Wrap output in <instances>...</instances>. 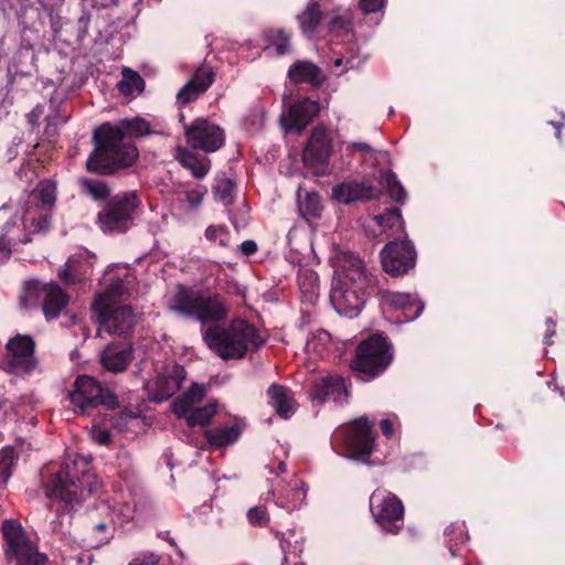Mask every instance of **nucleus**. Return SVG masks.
<instances>
[{"label": "nucleus", "instance_id": "obj_16", "mask_svg": "<svg viewBox=\"0 0 565 565\" xmlns=\"http://www.w3.org/2000/svg\"><path fill=\"white\" fill-rule=\"evenodd\" d=\"M416 253L413 244L407 241L387 243L381 250L383 269L391 276H403L415 266Z\"/></svg>", "mask_w": 565, "mask_h": 565}, {"label": "nucleus", "instance_id": "obj_42", "mask_svg": "<svg viewBox=\"0 0 565 565\" xmlns=\"http://www.w3.org/2000/svg\"><path fill=\"white\" fill-rule=\"evenodd\" d=\"M299 209L308 216H320L322 210L320 195L315 192L307 193L306 198L299 202Z\"/></svg>", "mask_w": 565, "mask_h": 565}, {"label": "nucleus", "instance_id": "obj_11", "mask_svg": "<svg viewBox=\"0 0 565 565\" xmlns=\"http://www.w3.org/2000/svg\"><path fill=\"white\" fill-rule=\"evenodd\" d=\"M370 511L385 533L396 534L403 526L404 507L393 493L377 489L370 497Z\"/></svg>", "mask_w": 565, "mask_h": 565}, {"label": "nucleus", "instance_id": "obj_48", "mask_svg": "<svg viewBox=\"0 0 565 565\" xmlns=\"http://www.w3.org/2000/svg\"><path fill=\"white\" fill-rule=\"evenodd\" d=\"M266 116L262 108H258L246 119V125L257 130L263 127Z\"/></svg>", "mask_w": 565, "mask_h": 565}, {"label": "nucleus", "instance_id": "obj_34", "mask_svg": "<svg viewBox=\"0 0 565 565\" xmlns=\"http://www.w3.org/2000/svg\"><path fill=\"white\" fill-rule=\"evenodd\" d=\"M118 90L122 95H134L139 94L143 90L145 81L142 77L135 71L130 68L122 70V77L117 84Z\"/></svg>", "mask_w": 565, "mask_h": 565}, {"label": "nucleus", "instance_id": "obj_51", "mask_svg": "<svg viewBox=\"0 0 565 565\" xmlns=\"http://www.w3.org/2000/svg\"><path fill=\"white\" fill-rule=\"evenodd\" d=\"M43 110H44V109H43V106H41V105H36V106H35V107H34V108H33V109L28 114V116H26V117H28V121L30 122V125H31L32 127H34V126L38 124V121H39L40 117L43 115Z\"/></svg>", "mask_w": 565, "mask_h": 565}, {"label": "nucleus", "instance_id": "obj_33", "mask_svg": "<svg viewBox=\"0 0 565 565\" xmlns=\"http://www.w3.org/2000/svg\"><path fill=\"white\" fill-rule=\"evenodd\" d=\"M204 435L212 447L222 448L237 441L241 436V429L237 426L218 427L205 430Z\"/></svg>", "mask_w": 565, "mask_h": 565}, {"label": "nucleus", "instance_id": "obj_4", "mask_svg": "<svg viewBox=\"0 0 565 565\" xmlns=\"http://www.w3.org/2000/svg\"><path fill=\"white\" fill-rule=\"evenodd\" d=\"M55 200V183L50 180L41 181L28 195L19 223L18 221L9 223L2 237L14 247L18 244L29 243L32 234L47 231Z\"/></svg>", "mask_w": 565, "mask_h": 565}, {"label": "nucleus", "instance_id": "obj_7", "mask_svg": "<svg viewBox=\"0 0 565 565\" xmlns=\"http://www.w3.org/2000/svg\"><path fill=\"white\" fill-rule=\"evenodd\" d=\"M124 289V282L116 280L95 299L93 310L99 324L97 337H103L104 332L117 335L127 334L135 326L136 316L131 307L116 306V299L121 296Z\"/></svg>", "mask_w": 565, "mask_h": 565}, {"label": "nucleus", "instance_id": "obj_58", "mask_svg": "<svg viewBox=\"0 0 565 565\" xmlns=\"http://www.w3.org/2000/svg\"><path fill=\"white\" fill-rule=\"evenodd\" d=\"M351 148L360 152H372V147L365 142H352Z\"/></svg>", "mask_w": 565, "mask_h": 565}, {"label": "nucleus", "instance_id": "obj_24", "mask_svg": "<svg viewBox=\"0 0 565 565\" xmlns=\"http://www.w3.org/2000/svg\"><path fill=\"white\" fill-rule=\"evenodd\" d=\"M215 74L209 66L199 67L192 78L179 90L177 103L184 106L199 98L214 82Z\"/></svg>", "mask_w": 565, "mask_h": 565}, {"label": "nucleus", "instance_id": "obj_49", "mask_svg": "<svg viewBox=\"0 0 565 565\" xmlns=\"http://www.w3.org/2000/svg\"><path fill=\"white\" fill-rule=\"evenodd\" d=\"M386 0H360V8L364 13H372L381 10Z\"/></svg>", "mask_w": 565, "mask_h": 565}, {"label": "nucleus", "instance_id": "obj_37", "mask_svg": "<svg viewBox=\"0 0 565 565\" xmlns=\"http://www.w3.org/2000/svg\"><path fill=\"white\" fill-rule=\"evenodd\" d=\"M216 414V403L211 402L203 407L193 408L185 418L188 426L194 427L196 425L205 426L210 424L213 416Z\"/></svg>", "mask_w": 565, "mask_h": 565}, {"label": "nucleus", "instance_id": "obj_15", "mask_svg": "<svg viewBox=\"0 0 565 565\" xmlns=\"http://www.w3.org/2000/svg\"><path fill=\"white\" fill-rule=\"evenodd\" d=\"M184 136L190 147L204 152H215L225 141L224 130L204 118L195 119L189 126H185Z\"/></svg>", "mask_w": 565, "mask_h": 565}, {"label": "nucleus", "instance_id": "obj_61", "mask_svg": "<svg viewBox=\"0 0 565 565\" xmlns=\"http://www.w3.org/2000/svg\"><path fill=\"white\" fill-rule=\"evenodd\" d=\"M342 63H343V58L342 57H338L333 62L334 66H340V65H342Z\"/></svg>", "mask_w": 565, "mask_h": 565}, {"label": "nucleus", "instance_id": "obj_19", "mask_svg": "<svg viewBox=\"0 0 565 565\" xmlns=\"http://www.w3.org/2000/svg\"><path fill=\"white\" fill-rule=\"evenodd\" d=\"M308 488L306 483L294 476L287 483H281L271 491L276 497V504L289 512L300 509L306 504Z\"/></svg>", "mask_w": 565, "mask_h": 565}, {"label": "nucleus", "instance_id": "obj_2", "mask_svg": "<svg viewBox=\"0 0 565 565\" xmlns=\"http://www.w3.org/2000/svg\"><path fill=\"white\" fill-rule=\"evenodd\" d=\"M376 289V279L367 273L363 262L353 253L337 257V267L330 290V302L344 317L355 318L361 312L365 297Z\"/></svg>", "mask_w": 565, "mask_h": 565}, {"label": "nucleus", "instance_id": "obj_44", "mask_svg": "<svg viewBox=\"0 0 565 565\" xmlns=\"http://www.w3.org/2000/svg\"><path fill=\"white\" fill-rule=\"evenodd\" d=\"M376 223L384 228H391L396 224H402V214L401 211L396 207L388 210L384 214H380L375 216Z\"/></svg>", "mask_w": 565, "mask_h": 565}, {"label": "nucleus", "instance_id": "obj_62", "mask_svg": "<svg viewBox=\"0 0 565 565\" xmlns=\"http://www.w3.org/2000/svg\"><path fill=\"white\" fill-rule=\"evenodd\" d=\"M345 64H347V65H350V67H353V60H352V58H348V60L345 61Z\"/></svg>", "mask_w": 565, "mask_h": 565}, {"label": "nucleus", "instance_id": "obj_20", "mask_svg": "<svg viewBox=\"0 0 565 565\" xmlns=\"http://www.w3.org/2000/svg\"><path fill=\"white\" fill-rule=\"evenodd\" d=\"M381 300L388 308L402 311L403 318L397 317L399 322L413 321L424 310V303L411 294L384 290L381 291Z\"/></svg>", "mask_w": 565, "mask_h": 565}, {"label": "nucleus", "instance_id": "obj_35", "mask_svg": "<svg viewBox=\"0 0 565 565\" xmlns=\"http://www.w3.org/2000/svg\"><path fill=\"white\" fill-rule=\"evenodd\" d=\"M206 193V188L201 185L181 192L178 196L180 209L183 211L198 210Z\"/></svg>", "mask_w": 565, "mask_h": 565}, {"label": "nucleus", "instance_id": "obj_60", "mask_svg": "<svg viewBox=\"0 0 565 565\" xmlns=\"http://www.w3.org/2000/svg\"><path fill=\"white\" fill-rule=\"evenodd\" d=\"M278 470L280 471V473H286L287 472V466L284 461H280L278 463Z\"/></svg>", "mask_w": 565, "mask_h": 565}, {"label": "nucleus", "instance_id": "obj_29", "mask_svg": "<svg viewBox=\"0 0 565 565\" xmlns=\"http://www.w3.org/2000/svg\"><path fill=\"white\" fill-rule=\"evenodd\" d=\"M177 160L182 167L189 169L195 178H203L207 174L211 168V161L209 158L198 156L184 148L177 149Z\"/></svg>", "mask_w": 565, "mask_h": 565}, {"label": "nucleus", "instance_id": "obj_45", "mask_svg": "<svg viewBox=\"0 0 565 565\" xmlns=\"http://www.w3.org/2000/svg\"><path fill=\"white\" fill-rule=\"evenodd\" d=\"M205 237L211 242L218 243L221 246H226L228 241V234L222 226L210 225L205 230Z\"/></svg>", "mask_w": 565, "mask_h": 565}, {"label": "nucleus", "instance_id": "obj_1", "mask_svg": "<svg viewBox=\"0 0 565 565\" xmlns=\"http://www.w3.org/2000/svg\"><path fill=\"white\" fill-rule=\"evenodd\" d=\"M148 131V122L139 117L124 119L115 125H102L94 131L95 148L87 159V170L107 175L120 168L132 166L138 151L128 140L141 137Z\"/></svg>", "mask_w": 565, "mask_h": 565}, {"label": "nucleus", "instance_id": "obj_6", "mask_svg": "<svg viewBox=\"0 0 565 565\" xmlns=\"http://www.w3.org/2000/svg\"><path fill=\"white\" fill-rule=\"evenodd\" d=\"M167 307L170 311L192 317L203 323L217 322L225 319L227 306L218 295L205 296L178 285L175 291L168 296Z\"/></svg>", "mask_w": 565, "mask_h": 565}, {"label": "nucleus", "instance_id": "obj_64", "mask_svg": "<svg viewBox=\"0 0 565 565\" xmlns=\"http://www.w3.org/2000/svg\"><path fill=\"white\" fill-rule=\"evenodd\" d=\"M295 565H303L302 563H296Z\"/></svg>", "mask_w": 565, "mask_h": 565}, {"label": "nucleus", "instance_id": "obj_3", "mask_svg": "<svg viewBox=\"0 0 565 565\" xmlns=\"http://www.w3.org/2000/svg\"><path fill=\"white\" fill-rule=\"evenodd\" d=\"M88 466L85 457L67 455L60 469L44 481L45 497L63 502L65 509L81 504L98 486L97 477Z\"/></svg>", "mask_w": 565, "mask_h": 565}, {"label": "nucleus", "instance_id": "obj_59", "mask_svg": "<svg viewBox=\"0 0 565 565\" xmlns=\"http://www.w3.org/2000/svg\"><path fill=\"white\" fill-rule=\"evenodd\" d=\"M551 124L555 127V129H556V134L555 135L559 139L561 138V126L563 124H561V122H553V121Z\"/></svg>", "mask_w": 565, "mask_h": 565}, {"label": "nucleus", "instance_id": "obj_50", "mask_svg": "<svg viewBox=\"0 0 565 565\" xmlns=\"http://www.w3.org/2000/svg\"><path fill=\"white\" fill-rule=\"evenodd\" d=\"M330 339V334L327 331H320L317 335L312 337L307 341V349L320 352V350L316 345V340L327 341Z\"/></svg>", "mask_w": 565, "mask_h": 565}, {"label": "nucleus", "instance_id": "obj_41", "mask_svg": "<svg viewBox=\"0 0 565 565\" xmlns=\"http://www.w3.org/2000/svg\"><path fill=\"white\" fill-rule=\"evenodd\" d=\"M82 186L86 193L94 200H103L109 195V188L107 184L99 180L83 179L81 181Z\"/></svg>", "mask_w": 565, "mask_h": 565}, {"label": "nucleus", "instance_id": "obj_26", "mask_svg": "<svg viewBox=\"0 0 565 565\" xmlns=\"http://www.w3.org/2000/svg\"><path fill=\"white\" fill-rule=\"evenodd\" d=\"M132 360V348L126 344H109L100 354L103 366L114 373L122 372Z\"/></svg>", "mask_w": 565, "mask_h": 565}, {"label": "nucleus", "instance_id": "obj_14", "mask_svg": "<svg viewBox=\"0 0 565 565\" xmlns=\"http://www.w3.org/2000/svg\"><path fill=\"white\" fill-rule=\"evenodd\" d=\"M39 296L43 298L42 309L46 319L57 318L68 302V297L57 284L50 282L40 286L38 281L25 284L21 302L25 307H30L35 303Z\"/></svg>", "mask_w": 565, "mask_h": 565}, {"label": "nucleus", "instance_id": "obj_40", "mask_svg": "<svg viewBox=\"0 0 565 565\" xmlns=\"http://www.w3.org/2000/svg\"><path fill=\"white\" fill-rule=\"evenodd\" d=\"M15 461L17 454L12 447L8 446L0 450V478L2 484L8 483Z\"/></svg>", "mask_w": 565, "mask_h": 565}, {"label": "nucleus", "instance_id": "obj_47", "mask_svg": "<svg viewBox=\"0 0 565 565\" xmlns=\"http://www.w3.org/2000/svg\"><path fill=\"white\" fill-rule=\"evenodd\" d=\"M248 521L254 525H263L268 521L267 510L264 507H254L247 512Z\"/></svg>", "mask_w": 565, "mask_h": 565}, {"label": "nucleus", "instance_id": "obj_57", "mask_svg": "<svg viewBox=\"0 0 565 565\" xmlns=\"http://www.w3.org/2000/svg\"><path fill=\"white\" fill-rule=\"evenodd\" d=\"M160 562V556L154 553H148L142 556V565H157Z\"/></svg>", "mask_w": 565, "mask_h": 565}, {"label": "nucleus", "instance_id": "obj_27", "mask_svg": "<svg viewBox=\"0 0 565 565\" xmlns=\"http://www.w3.org/2000/svg\"><path fill=\"white\" fill-rule=\"evenodd\" d=\"M206 393L204 385L193 383L191 387L172 403V412L182 418L195 408Z\"/></svg>", "mask_w": 565, "mask_h": 565}, {"label": "nucleus", "instance_id": "obj_21", "mask_svg": "<svg viewBox=\"0 0 565 565\" xmlns=\"http://www.w3.org/2000/svg\"><path fill=\"white\" fill-rule=\"evenodd\" d=\"M331 196L341 204L369 201L376 196V189L366 181L347 180L332 188Z\"/></svg>", "mask_w": 565, "mask_h": 565}, {"label": "nucleus", "instance_id": "obj_39", "mask_svg": "<svg viewBox=\"0 0 565 565\" xmlns=\"http://www.w3.org/2000/svg\"><path fill=\"white\" fill-rule=\"evenodd\" d=\"M381 182L386 186L392 200L401 204L405 203L407 198L406 191L394 172H385Z\"/></svg>", "mask_w": 565, "mask_h": 565}, {"label": "nucleus", "instance_id": "obj_17", "mask_svg": "<svg viewBox=\"0 0 565 565\" xmlns=\"http://www.w3.org/2000/svg\"><path fill=\"white\" fill-rule=\"evenodd\" d=\"M186 376L185 370L179 364L166 365L156 379L146 384L149 398L161 403L173 396Z\"/></svg>", "mask_w": 565, "mask_h": 565}, {"label": "nucleus", "instance_id": "obj_30", "mask_svg": "<svg viewBox=\"0 0 565 565\" xmlns=\"http://www.w3.org/2000/svg\"><path fill=\"white\" fill-rule=\"evenodd\" d=\"M288 77L294 83L318 85L321 82L320 70L311 62L298 61L288 70Z\"/></svg>", "mask_w": 565, "mask_h": 565}, {"label": "nucleus", "instance_id": "obj_54", "mask_svg": "<svg viewBox=\"0 0 565 565\" xmlns=\"http://www.w3.org/2000/svg\"><path fill=\"white\" fill-rule=\"evenodd\" d=\"M239 250L244 255L249 256V255H253L257 250V245L254 241H244L239 245Z\"/></svg>", "mask_w": 565, "mask_h": 565}, {"label": "nucleus", "instance_id": "obj_9", "mask_svg": "<svg viewBox=\"0 0 565 565\" xmlns=\"http://www.w3.org/2000/svg\"><path fill=\"white\" fill-rule=\"evenodd\" d=\"M70 402L76 412H86L103 405L114 409L119 406L117 396L104 388L98 381L88 375L77 376L68 392Z\"/></svg>", "mask_w": 565, "mask_h": 565}, {"label": "nucleus", "instance_id": "obj_5", "mask_svg": "<svg viewBox=\"0 0 565 565\" xmlns=\"http://www.w3.org/2000/svg\"><path fill=\"white\" fill-rule=\"evenodd\" d=\"M203 340L223 360L242 359L250 348L262 344L256 329L241 319L233 320L227 327L207 328Z\"/></svg>", "mask_w": 565, "mask_h": 565}, {"label": "nucleus", "instance_id": "obj_56", "mask_svg": "<svg viewBox=\"0 0 565 565\" xmlns=\"http://www.w3.org/2000/svg\"><path fill=\"white\" fill-rule=\"evenodd\" d=\"M71 270H72V265H71V260H68L66 264H65V268L64 269H61L58 271V276L61 279L63 280H66V281H73L74 278L71 274Z\"/></svg>", "mask_w": 565, "mask_h": 565}, {"label": "nucleus", "instance_id": "obj_8", "mask_svg": "<svg viewBox=\"0 0 565 565\" xmlns=\"http://www.w3.org/2000/svg\"><path fill=\"white\" fill-rule=\"evenodd\" d=\"M392 360V348L386 339L380 334H373L359 344L353 369L369 380L387 369Z\"/></svg>", "mask_w": 565, "mask_h": 565}, {"label": "nucleus", "instance_id": "obj_18", "mask_svg": "<svg viewBox=\"0 0 565 565\" xmlns=\"http://www.w3.org/2000/svg\"><path fill=\"white\" fill-rule=\"evenodd\" d=\"M97 510L100 511V514H105L106 518L93 525L95 540L90 543V546H99L107 543L113 537L115 518H117L120 523L128 522L134 518V509L128 504L119 510H115L107 503H100Z\"/></svg>", "mask_w": 565, "mask_h": 565}, {"label": "nucleus", "instance_id": "obj_63", "mask_svg": "<svg viewBox=\"0 0 565 565\" xmlns=\"http://www.w3.org/2000/svg\"><path fill=\"white\" fill-rule=\"evenodd\" d=\"M308 277H309L310 279H312V280H316V279H317V277H315V275H313L312 273H309V274H308Z\"/></svg>", "mask_w": 565, "mask_h": 565}, {"label": "nucleus", "instance_id": "obj_46", "mask_svg": "<svg viewBox=\"0 0 565 565\" xmlns=\"http://www.w3.org/2000/svg\"><path fill=\"white\" fill-rule=\"evenodd\" d=\"M92 439L102 446H107L111 441V436L108 429L94 425L90 429Z\"/></svg>", "mask_w": 565, "mask_h": 565}, {"label": "nucleus", "instance_id": "obj_53", "mask_svg": "<svg viewBox=\"0 0 565 565\" xmlns=\"http://www.w3.org/2000/svg\"><path fill=\"white\" fill-rule=\"evenodd\" d=\"M11 247L12 246L8 244L3 237L0 238V263L9 259L11 255Z\"/></svg>", "mask_w": 565, "mask_h": 565}, {"label": "nucleus", "instance_id": "obj_12", "mask_svg": "<svg viewBox=\"0 0 565 565\" xmlns=\"http://www.w3.org/2000/svg\"><path fill=\"white\" fill-rule=\"evenodd\" d=\"M333 437L344 444L353 459L362 462L367 461L374 449V434L365 417L341 427L334 433Z\"/></svg>", "mask_w": 565, "mask_h": 565}, {"label": "nucleus", "instance_id": "obj_28", "mask_svg": "<svg viewBox=\"0 0 565 565\" xmlns=\"http://www.w3.org/2000/svg\"><path fill=\"white\" fill-rule=\"evenodd\" d=\"M353 15L351 10L338 8L328 14V30L333 36H349L352 32Z\"/></svg>", "mask_w": 565, "mask_h": 565}, {"label": "nucleus", "instance_id": "obj_32", "mask_svg": "<svg viewBox=\"0 0 565 565\" xmlns=\"http://www.w3.org/2000/svg\"><path fill=\"white\" fill-rule=\"evenodd\" d=\"M321 0H310L306 10L300 13L297 19L299 21L302 33L311 38L321 21Z\"/></svg>", "mask_w": 565, "mask_h": 565}, {"label": "nucleus", "instance_id": "obj_10", "mask_svg": "<svg viewBox=\"0 0 565 565\" xmlns=\"http://www.w3.org/2000/svg\"><path fill=\"white\" fill-rule=\"evenodd\" d=\"M139 206L135 192L110 199L98 213V224L104 233H122L128 228L132 214Z\"/></svg>", "mask_w": 565, "mask_h": 565}, {"label": "nucleus", "instance_id": "obj_52", "mask_svg": "<svg viewBox=\"0 0 565 565\" xmlns=\"http://www.w3.org/2000/svg\"><path fill=\"white\" fill-rule=\"evenodd\" d=\"M546 334L544 337V344L551 345L552 341L550 340L555 334V321L552 318H547L546 321Z\"/></svg>", "mask_w": 565, "mask_h": 565}, {"label": "nucleus", "instance_id": "obj_36", "mask_svg": "<svg viewBox=\"0 0 565 565\" xmlns=\"http://www.w3.org/2000/svg\"><path fill=\"white\" fill-rule=\"evenodd\" d=\"M7 350L17 360L28 359L34 352V342L28 335H17L9 340Z\"/></svg>", "mask_w": 565, "mask_h": 565}, {"label": "nucleus", "instance_id": "obj_31", "mask_svg": "<svg viewBox=\"0 0 565 565\" xmlns=\"http://www.w3.org/2000/svg\"><path fill=\"white\" fill-rule=\"evenodd\" d=\"M270 405L282 418H289L294 413V403L290 391L280 385H271L268 388Z\"/></svg>", "mask_w": 565, "mask_h": 565}, {"label": "nucleus", "instance_id": "obj_25", "mask_svg": "<svg viewBox=\"0 0 565 565\" xmlns=\"http://www.w3.org/2000/svg\"><path fill=\"white\" fill-rule=\"evenodd\" d=\"M331 139L323 127H317L303 150V160L310 164L324 162L331 152Z\"/></svg>", "mask_w": 565, "mask_h": 565}, {"label": "nucleus", "instance_id": "obj_43", "mask_svg": "<svg viewBox=\"0 0 565 565\" xmlns=\"http://www.w3.org/2000/svg\"><path fill=\"white\" fill-rule=\"evenodd\" d=\"M214 193L215 196L223 202V204L228 205L233 201L234 183L230 179H221L214 186Z\"/></svg>", "mask_w": 565, "mask_h": 565}, {"label": "nucleus", "instance_id": "obj_13", "mask_svg": "<svg viewBox=\"0 0 565 565\" xmlns=\"http://www.w3.org/2000/svg\"><path fill=\"white\" fill-rule=\"evenodd\" d=\"M8 548V559L15 558L18 565H44L46 557L26 539L21 525L13 520H6L2 525Z\"/></svg>", "mask_w": 565, "mask_h": 565}, {"label": "nucleus", "instance_id": "obj_23", "mask_svg": "<svg viewBox=\"0 0 565 565\" xmlns=\"http://www.w3.org/2000/svg\"><path fill=\"white\" fill-rule=\"evenodd\" d=\"M320 106L317 102L305 98L290 106L288 114L280 120L286 130H303L307 125L319 114Z\"/></svg>", "mask_w": 565, "mask_h": 565}, {"label": "nucleus", "instance_id": "obj_38", "mask_svg": "<svg viewBox=\"0 0 565 565\" xmlns=\"http://www.w3.org/2000/svg\"><path fill=\"white\" fill-rule=\"evenodd\" d=\"M267 49H274L277 55H284L290 51V35L284 30H270L266 33Z\"/></svg>", "mask_w": 565, "mask_h": 565}, {"label": "nucleus", "instance_id": "obj_22", "mask_svg": "<svg viewBox=\"0 0 565 565\" xmlns=\"http://www.w3.org/2000/svg\"><path fill=\"white\" fill-rule=\"evenodd\" d=\"M310 398L319 403L332 401L343 404L348 398V387L341 376L323 377L311 387Z\"/></svg>", "mask_w": 565, "mask_h": 565}, {"label": "nucleus", "instance_id": "obj_55", "mask_svg": "<svg viewBox=\"0 0 565 565\" xmlns=\"http://www.w3.org/2000/svg\"><path fill=\"white\" fill-rule=\"evenodd\" d=\"M381 429L383 434L391 438L393 436V425L392 422L388 418H384L380 422Z\"/></svg>", "mask_w": 565, "mask_h": 565}]
</instances>
